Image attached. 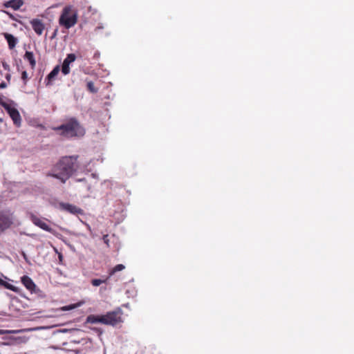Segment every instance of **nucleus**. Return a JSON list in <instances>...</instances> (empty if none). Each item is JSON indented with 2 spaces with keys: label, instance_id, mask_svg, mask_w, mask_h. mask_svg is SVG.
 <instances>
[{
  "label": "nucleus",
  "instance_id": "nucleus-7",
  "mask_svg": "<svg viewBox=\"0 0 354 354\" xmlns=\"http://www.w3.org/2000/svg\"><path fill=\"white\" fill-rule=\"evenodd\" d=\"M21 281L26 288L31 293L35 292L36 285L30 277L27 275H24L21 277Z\"/></svg>",
  "mask_w": 354,
  "mask_h": 354
},
{
  "label": "nucleus",
  "instance_id": "nucleus-25",
  "mask_svg": "<svg viewBox=\"0 0 354 354\" xmlns=\"http://www.w3.org/2000/svg\"><path fill=\"white\" fill-rule=\"evenodd\" d=\"M85 178H77L75 179V181L76 182H83V181H85Z\"/></svg>",
  "mask_w": 354,
  "mask_h": 354
},
{
  "label": "nucleus",
  "instance_id": "nucleus-4",
  "mask_svg": "<svg viewBox=\"0 0 354 354\" xmlns=\"http://www.w3.org/2000/svg\"><path fill=\"white\" fill-rule=\"evenodd\" d=\"M122 310L117 309L102 315V324L115 326L122 322Z\"/></svg>",
  "mask_w": 354,
  "mask_h": 354
},
{
  "label": "nucleus",
  "instance_id": "nucleus-11",
  "mask_svg": "<svg viewBox=\"0 0 354 354\" xmlns=\"http://www.w3.org/2000/svg\"><path fill=\"white\" fill-rule=\"evenodd\" d=\"M3 36L8 42L9 48L13 49L17 43V38L15 37L12 35L7 33V32L3 33Z\"/></svg>",
  "mask_w": 354,
  "mask_h": 354
},
{
  "label": "nucleus",
  "instance_id": "nucleus-15",
  "mask_svg": "<svg viewBox=\"0 0 354 354\" xmlns=\"http://www.w3.org/2000/svg\"><path fill=\"white\" fill-rule=\"evenodd\" d=\"M24 59H27L29 62L32 68H34L35 67L36 61L35 59V57L32 52L26 51L24 55Z\"/></svg>",
  "mask_w": 354,
  "mask_h": 354
},
{
  "label": "nucleus",
  "instance_id": "nucleus-8",
  "mask_svg": "<svg viewBox=\"0 0 354 354\" xmlns=\"http://www.w3.org/2000/svg\"><path fill=\"white\" fill-rule=\"evenodd\" d=\"M30 218L32 222L41 229L49 232L52 231V228L46 222H44L43 220L38 218L37 216L35 215H31Z\"/></svg>",
  "mask_w": 354,
  "mask_h": 354
},
{
  "label": "nucleus",
  "instance_id": "nucleus-18",
  "mask_svg": "<svg viewBox=\"0 0 354 354\" xmlns=\"http://www.w3.org/2000/svg\"><path fill=\"white\" fill-rule=\"evenodd\" d=\"M109 279V278H108V277L105 279H94L91 280V284L93 286H99L100 285H101L102 283H106V281Z\"/></svg>",
  "mask_w": 354,
  "mask_h": 354
},
{
  "label": "nucleus",
  "instance_id": "nucleus-26",
  "mask_svg": "<svg viewBox=\"0 0 354 354\" xmlns=\"http://www.w3.org/2000/svg\"><path fill=\"white\" fill-rule=\"evenodd\" d=\"M6 78H7V79L10 78V75H8L6 76Z\"/></svg>",
  "mask_w": 354,
  "mask_h": 354
},
{
  "label": "nucleus",
  "instance_id": "nucleus-12",
  "mask_svg": "<svg viewBox=\"0 0 354 354\" xmlns=\"http://www.w3.org/2000/svg\"><path fill=\"white\" fill-rule=\"evenodd\" d=\"M59 66H56L51 72L46 77V85L50 84V82L55 78V77L58 75L59 72Z\"/></svg>",
  "mask_w": 354,
  "mask_h": 354
},
{
  "label": "nucleus",
  "instance_id": "nucleus-14",
  "mask_svg": "<svg viewBox=\"0 0 354 354\" xmlns=\"http://www.w3.org/2000/svg\"><path fill=\"white\" fill-rule=\"evenodd\" d=\"M86 322L89 323V324H96V323L102 324V315H90L86 317Z\"/></svg>",
  "mask_w": 354,
  "mask_h": 354
},
{
  "label": "nucleus",
  "instance_id": "nucleus-23",
  "mask_svg": "<svg viewBox=\"0 0 354 354\" xmlns=\"http://www.w3.org/2000/svg\"><path fill=\"white\" fill-rule=\"evenodd\" d=\"M102 239H103L104 242L109 246V240L108 238V234L104 235L102 237Z\"/></svg>",
  "mask_w": 354,
  "mask_h": 354
},
{
  "label": "nucleus",
  "instance_id": "nucleus-22",
  "mask_svg": "<svg viewBox=\"0 0 354 354\" xmlns=\"http://www.w3.org/2000/svg\"><path fill=\"white\" fill-rule=\"evenodd\" d=\"M21 80L24 81V85H26L28 80V73L26 71H24L21 73Z\"/></svg>",
  "mask_w": 354,
  "mask_h": 354
},
{
  "label": "nucleus",
  "instance_id": "nucleus-20",
  "mask_svg": "<svg viewBox=\"0 0 354 354\" xmlns=\"http://www.w3.org/2000/svg\"><path fill=\"white\" fill-rule=\"evenodd\" d=\"M70 64H66L63 62L62 66V72L64 75H66L69 74L70 73Z\"/></svg>",
  "mask_w": 354,
  "mask_h": 354
},
{
  "label": "nucleus",
  "instance_id": "nucleus-27",
  "mask_svg": "<svg viewBox=\"0 0 354 354\" xmlns=\"http://www.w3.org/2000/svg\"><path fill=\"white\" fill-rule=\"evenodd\" d=\"M3 122V120L2 118H0V123H1Z\"/></svg>",
  "mask_w": 354,
  "mask_h": 354
},
{
  "label": "nucleus",
  "instance_id": "nucleus-24",
  "mask_svg": "<svg viewBox=\"0 0 354 354\" xmlns=\"http://www.w3.org/2000/svg\"><path fill=\"white\" fill-rule=\"evenodd\" d=\"M6 86H7V84L5 82H1L0 84V88H6Z\"/></svg>",
  "mask_w": 354,
  "mask_h": 354
},
{
  "label": "nucleus",
  "instance_id": "nucleus-6",
  "mask_svg": "<svg viewBox=\"0 0 354 354\" xmlns=\"http://www.w3.org/2000/svg\"><path fill=\"white\" fill-rule=\"evenodd\" d=\"M1 105L5 109L13 121L14 124L19 127L21 124V118L19 111L12 104L6 102H1Z\"/></svg>",
  "mask_w": 354,
  "mask_h": 354
},
{
  "label": "nucleus",
  "instance_id": "nucleus-2",
  "mask_svg": "<svg viewBox=\"0 0 354 354\" xmlns=\"http://www.w3.org/2000/svg\"><path fill=\"white\" fill-rule=\"evenodd\" d=\"M55 131L66 138L82 137L85 134V129L75 118H71L62 125L55 127Z\"/></svg>",
  "mask_w": 354,
  "mask_h": 354
},
{
  "label": "nucleus",
  "instance_id": "nucleus-1",
  "mask_svg": "<svg viewBox=\"0 0 354 354\" xmlns=\"http://www.w3.org/2000/svg\"><path fill=\"white\" fill-rule=\"evenodd\" d=\"M77 156L62 157L47 173V176L58 179L64 184L77 171Z\"/></svg>",
  "mask_w": 354,
  "mask_h": 354
},
{
  "label": "nucleus",
  "instance_id": "nucleus-5",
  "mask_svg": "<svg viewBox=\"0 0 354 354\" xmlns=\"http://www.w3.org/2000/svg\"><path fill=\"white\" fill-rule=\"evenodd\" d=\"M15 222L14 213L10 209L0 211V232H3L11 227Z\"/></svg>",
  "mask_w": 354,
  "mask_h": 354
},
{
  "label": "nucleus",
  "instance_id": "nucleus-10",
  "mask_svg": "<svg viewBox=\"0 0 354 354\" xmlns=\"http://www.w3.org/2000/svg\"><path fill=\"white\" fill-rule=\"evenodd\" d=\"M24 4L22 0H10L4 3L3 6L5 8H11L15 10H17L20 8V7Z\"/></svg>",
  "mask_w": 354,
  "mask_h": 354
},
{
  "label": "nucleus",
  "instance_id": "nucleus-13",
  "mask_svg": "<svg viewBox=\"0 0 354 354\" xmlns=\"http://www.w3.org/2000/svg\"><path fill=\"white\" fill-rule=\"evenodd\" d=\"M0 285L3 286L4 288H6V289H8L10 290H12L16 293H19L20 292V288L17 287V286H15L9 283H8L7 281L3 280L2 279L0 278Z\"/></svg>",
  "mask_w": 354,
  "mask_h": 354
},
{
  "label": "nucleus",
  "instance_id": "nucleus-16",
  "mask_svg": "<svg viewBox=\"0 0 354 354\" xmlns=\"http://www.w3.org/2000/svg\"><path fill=\"white\" fill-rule=\"evenodd\" d=\"M124 268H125V266L123 264H118V265H116L115 267H113L112 269H111L109 271L108 278H110L115 273L123 270Z\"/></svg>",
  "mask_w": 354,
  "mask_h": 354
},
{
  "label": "nucleus",
  "instance_id": "nucleus-17",
  "mask_svg": "<svg viewBox=\"0 0 354 354\" xmlns=\"http://www.w3.org/2000/svg\"><path fill=\"white\" fill-rule=\"evenodd\" d=\"M86 88L87 90L92 93H96L98 91V89L95 86L94 83L92 81H87Z\"/></svg>",
  "mask_w": 354,
  "mask_h": 354
},
{
  "label": "nucleus",
  "instance_id": "nucleus-19",
  "mask_svg": "<svg viewBox=\"0 0 354 354\" xmlns=\"http://www.w3.org/2000/svg\"><path fill=\"white\" fill-rule=\"evenodd\" d=\"M76 59V55L73 53L68 54L66 57L64 59V62L70 64L71 63L75 62Z\"/></svg>",
  "mask_w": 354,
  "mask_h": 354
},
{
  "label": "nucleus",
  "instance_id": "nucleus-3",
  "mask_svg": "<svg viewBox=\"0 0 354 354\" xmlns=\"http://www.w3.org/2000/svg\"><path fill=\"white\" fill-rule=\"evenodd\" d=\"M77 22V11L71 6H65L59 19V23L66 29L74 26Z\"/></svg>",
  "mask_w": 354,
  "mask_h": 354
},
{
  "label": "nucleus",
  "instance_id": "nucleus-9",
  "mask_svg": "<svg viewBox=\"0 0 354 354\" xmlns=\"http://www.w3.org/2000/svg\"><path fill=\"white\" fill-rule=\"evenodd\" d=\"M30 24L34 31L38 35H41L43 33L45 26L41 20L38 19H33L30 21Z\"/></svg>",
  "mask_w": 354,
  "mask_h": 354
},
{
  "label": "nucleus",
  "instance_id": "nucleus-21",
  "mask_svg": "<svg viewBox=\"0 0 354 354\" xmlns=\"http://www.w3.org/2000/svg\"><path fill=\"white\" fill-rule=\"evenodd\" d=\"M66 209L72 213H75L77 212V207L75 205L67 204L66 205Z\"/></svg>",
  "mask_w": 354,
  "mask_h": 354
}]
</instances>
